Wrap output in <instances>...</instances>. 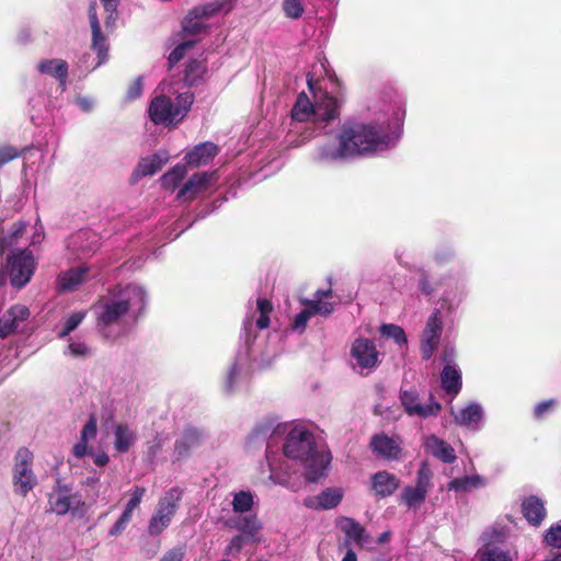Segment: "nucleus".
Wrapping results in <instances>:
<instances>
[{"mask_svg":"<svg viewBox=\"0 0 561 561\" xmlns=\"http://www.w3.org/2000/svg\"><path fill=\"white\" fill-rule=\"evenodd\" d=\"M405 107L401 101L385 103L378 117L370 122L347 121L340 124V103L325 94L314 104L300 92L290 111L286 141L300 147L319 135L334 137L317 142L311 160L332 165L370 157L396 146L403 131Z\"/></svg>","mask_w":561,"mask_h":561,"instance_id":"obj_1","label":"nucleus"},{"mask_svg":"<svg viewBox=\"0 0 561 561\" xmlns=\"http://www.w3.org/2000/svg\"><path fill=\"white\" fill-rule=\"evenodd\" d=\"M147 304L148 293L142 285L114 286L93 306L99 331L107 339H115L128 320L136 321L142 314Z\"/></svg>","mask_w":561,"mask_h":561,"instance_id":"obj_2","label":"nucleus"},{"mask_svg":"<svg viewBox=\"0 0 561 561\" xmlns=\"http://www.w3.org/2000/svg\"><path fill=\"white\" fill-rule=\"evenodd\" d=\"M273 306L270 300L260 298L256 301V311L260 313L255 323L252 318L243 322L244 344L240 347L233 363L229 366L224 379V390L232 393L245 377L251 365L264 368L273 362L274 353L268 350L265 336L254 334L255 329L264 330L270 325V313Z\"/></svg>","mask_w":561,"mask_h":561,"instance_id":"obj_3","label":"nucleus"},{"mask_svg":"<svg viewBox=\"0 0 561 561\" xmlns=\"http://www.w3.org/2000/svg\"><path fill=\"white\" fill-rule=\"evenodd\" d=\"M286 433V426L282 423H275L273 420H263L259 422L248 437L249 447H257L266 444L265 458L270 469L268 480L276 485L284 486L293 492L301 488L300 476L289 463L290 459L276 457L273 451L275 440Z\"/></svg>","mask_w":561,"mask_h":561,"instance_id":"obj_4","label":"nucleus"},{"mask_svg":"<svg viewBox=\"0 0 561 561\" xmlns=\"http://www.w3.org/2000/svg\"><path fill=\"white\" fill-rule=\"evenodd\" d=\"M286 427L287 425L284 424ZM283 443L284 456L299 462L304 469L305 479L308 482H317L325 477L331 462V455L319 450L313 434L304 426H294L286 431Z\"/></svg>","mask_w":561,"mask_h":561,"instance_id":"obj_5","label":"nucleus"},{"mask_svg":"<svg viewBox=\"0 0 561 561\" xmlns=\"http://www.w3.org/2000/svg\"><path fill=\"white\" fill-rule=\"evenodd\" d=\"M193 102L194 95L191 92L179 94L175 104L170 98L159 95L151 100L148 114L156 125L173 126L186 116Z\"/></svg>","mask_w":561,"mask_h":561,"instance_id":"obj_6","label":"nucleus"},{"mask_svg":"<svg viewBox=\"0 0 561 561\" xmlns=\"http://www.w3.org/2000/svg\"><path fill=\"white\" fill-rule=\"evenodd\" d=\"M182 494L183 492L180 488H171L159 499L148 523L149 535L159 536L170 526L180 506Z\"/></svg>","mask_w":561,"mask_h":561,"instance_id":"obj_7","label":"nucleus"},{"mask_svg":"<svg viewBox=\"0 0 561 561\" xmlns=\"http://www.w3.org/2000/svg\"><path fill=\"white\" fill-rule=\"evenodd\" d=\"M480 541L482 545L476 554L479 561H513L511 552L504 547L506 533L503 528H486Z\"/></svg>","mask_w":561,"mask_h":561,"instance_id":"obj_8","label":"nucleus"},{"mask_svg":"<svg viewBox=\"0 0 561 561\" xmlns=\"http://www.w3.org/2000/svg\"><path fill=\"white\" fill-rule=\"evenodd\" d=\"M331 289H319L314 293L312 299L305 300L304 305L306 308L295 316L291 329L301 333L305 331L307 323L312 316H330L334 311V304L328 301L327 298L331 297Z\"/></svg>","mask_w":561,"mask_h":561,"instance_id":"obj_9","label":"nucleus"},{"mask_svg":"<svg viewBox=\"0 0 561 561\" xmlns=\"http://www.w3.org/2000/svg\"><path fill=\"white\" fill-rule=\"evenodd\" d=\"M400 402L409 416L427 419L437 415L442 410L440 403L434 400L432 394L428 396L427 402L423 403L417 389L414 387L401 389Z\"/></svg>","mask_w":561,"mask_h":561,"instance_id":"obj_10","label":"nucleus"},{"mask_svg":"<svg viewBox=\"0 0 561 561\" xmlns=\"http://www.w3.org/2000/svg\"><path fill=\"white\" fill-rule=\"evenodd\" d=\"M230 10L231 7L228 0L195 7L182 22L183 33L185 35L201 34L206 30V25L202 21L203 19H208L221 11L229 12Z\"/></svg>","mask_w":561,"mask_h":561,"instance_id":"obj_11","label":"nucleus"},{"mask_svg":"<svg viewBox=\"0 0 561 561\" xmlns=\"http://www.w3.org/2000/svg\"><path fill=\"white\" fill-rule=\"evenodd\" d=\"M10 283L14 288H23L32 278L35 271V261L28 250H22L8 260Z\"/></svg>","mask_w":561,"mask_h":561,"instance_id":"obj_12","label":"nucleus"},{"mask_svg":"<svg viewBox=\"0 0 561 561\" xmlns=\"http://www.w3.org/2000/svg\"><path fill=\"white\" fill-rule=\"evenodd\" d=\"M31 462V451L26 448H20L15 455L13 482L15 492L21 495H26L36 484V477L32 471Z\"/></svg>","mask_w":561,"mask_h":561,"instance_id":"obj_13","label":"nucleus"},{"mask_svg":"<svg viewBox=\"0 0 561 561\" xmlns=\"http://www.w3.org/2000/svg\"><path fill=\"white\" fill-rule=\"evenodd\" d=\"M443 333V320L439 310H434L428 317L421 339V356L428 360L436 351Z\"/></svg>","mask_w":561,"mask_h":561,"instance_id":"obj_14","label":"nucleus"},{"mask_svg":"<svg viewBox=\"0 0 561 561\" xmlns=\"http://www.w3.org/2000/svg\"><path fill=\"white\" fill-rule=\"evenodd\" d=\"M50 510L57 515L71 513L75 517H82L85 514V504L80 495L72 494L66 490H59L49 497Z\"/></svg>","mask_w":561,"mask_h":561,"instance_id":"obj_15","label":"nucleus"},{"mask_svg":"<svg viewBox=\"0 0 561 561\" xmlns=\"http://www.w3.org/2000/svg\"><path fill=\"white\" fill-rule=\"evenodd\" d=\"M217 179V171L194 173L179 190L176 199L182 202L194 201L199 194L205 192L213 183H215Z\"/></svg>","mask_w":561,"mask_h":561,"instance_id":"obj_16","label":"nucleus"},{"mask_svg":"<svg viewBox=\"0 0 561 561\" xmlns=\"http://www.w3.org/2000/svg\"><path fill=\"white\" fill-rule=\"evenodd\" d=\"M351 357L355 360L356 366L363 371L371 370L379 363V353L375 343L369 339H356L351 347Z\"/></svg>","mask_w":561,"mask_h":561,"instance_id":"obj_17","label":"nucleus"},{"mask_svg":"<svg viewBox=\"0 0 561 561\" xmlns=\"http://www.w3.org/2000/svg\"><path fill=\"white\" fill-rule=\"evenodd\" d=\"M96 8V2H91L88 10L89 22L92 32L91 47L98 56V61L91 69L100 67L101 65L105 64L108 59V42L101 31Z\"/></svg>","mask_w":561,"mask_h":561,"instance_id":"obj_18","label":"nucleus"},{"mask_svg":"<svg viewBox=\"0 0 561 561\" xmlns=\"http://www.w3.org/2000/svg\"><path fill=\"white\" fill-rule=\"evenodd\" d=\"M467 295L466 285L458 279L449 278L446 288L439 299V316L445 312L446 316L454 314Z\"/></svg>","mask_w":561,"mask_h":561,"instance_id":"obj_19","label":"nucleus"},{"mask_svg":"<svg viewBox=\"0 0 561 561\" xmlns=\"http://www.w3.org/2000/svg\"><path fill=\"white\" fill-rule=\"evenodd\" d=\"M30 309L25 305L15 304L0 316V337L5 339L15 333L30 318Z\"/></svg>","mask_w":561,"mask_h":561,"instance_id":"obj_20","label":"nucleus"},{"mask_svg":"<svg viewBox=\"0 0 561 561\" xmlns=\"http://www.w3.org/2000/svg\"><path fill=\"white\" fill-rule=\"evenodd\" d=\"M451 413L457 425L471 431H479L481 428L484 419V410L480 403L474 401L469 402L459 409L458 412H454L451 409Z\"/></svg>","mask_w":561,"mask_h":561,"instance_id":"obj_21","label":"nucleus"},{"mask_svg":"<svg viewBox=\"0 0 561 561\" xmlns=\"http://www.w3.org/2000/svg\"><path fill=\"white\" fill-rule=\"evenodd\" d=\"M204 432L193 426L186 427L181 436L175 440L174 457L176 460L187 458L192 450L202 445Z\"/></svg>","mask_w":561,"mask_h":561,"instance_id":"obj_22","label":"nucleus"},{"mask_svg":"<svg viewBox=\"0 0 561 561\" xmlns=\"http://www.w3.org/2000/svg\"><path fill=\"white\" fill-rule=\"evenodd\" d=\"M100 247L99 234L89 228L80 229L68 241V248L78 254L94 253Z\"/></svg>","mask_w":561,"mask_h":561,"instance_id":"obj_23","label":"nucleus"},{"mask_svg":"<svg viewBox=\"0 0 561 561\" xmlns=\"http://www.w3.org/2000/svg\"><path fill=\"white\" fill-rule=\"evenodd\" d=\"M371 450L379 457L387 460H397L400 458V442L386 434H376L370 440Z\"/></svg>","mask_w":561,"mask_h":561,"instance_id":"obj_24","label":"nucleus"},{"mask_svg":"<svg viewBox=\"0 0 561 561\" xmlns=\"http://www.w3.org/2000/svg\"><path fill=\"white\" fill-rule=\"evenodd\" d=\"M423 447L425 453L431 454L444 463H453L457 458L455 449L447 442L434 434L424 438Z\"/></svg>","mask_w":561,"mask_h":561,"instance_id":"obj_25","label":"nucleus"},{"mask_svg":"<svg viewBox=\"0 0 561 561\" xmlns=\"http://www.w3.org/2000/svg\"><path fill=\"white\" fill-rule=\"evenodd\" d=\"M400 486V480L388 471H378L370 478V488L379 499L392 495Z\"/></svg>","mask_w":561,"mask_h":561,"instance_id":"obj_26","label":"nucleus"},{"mask_svg":"<svg viewBox=\"0 0 561 561\" xmlns=\"http://www.w3.org/2000/svg\"><path fill=\"white\" fill-rule=\"evenodd\" d=\"M217 153L218 147L214 142L205 141L188 151L185 160L188 165L197 168L207 164Z\"/></svg>","mask_w":561,"mask_h":561,"instance_id":"obj_27","label":"nucleus"},{"mask_svg":"<svg viewBox=\"0 0 561 561\" xmlns=\"http://www.w3.org/2000/svg\"><path fill=\"white\" fill-rule=\"evenodd\" d=\"M89 268L80 266L61 272L57 277V286L60 291H73L87 280Z\"/></svg>","mask_w":561,"mask_h":561,"instance_id":"obj_28","label":"nucleus"},{"mask_svg":"<svg viewBox=\"0 0 561 561\" xmlns=\"http://www.w3.org/2000/svg\"><path fill=\"white\" fill-rule=\"evenodd\" d=\"M342 497L340 489L328 488L317 496L307 497L305 505L310 508L331 510L340 504Z\"/></svg>","mask_w":561,"mask_h":561,"instance_id":"obj_29","label":"nucleus"},{"mask_svg":"<svg viewBox=\"0 0 561 561\" xmlns=\"http://www.w3.org/2000/svg\"><path fill=\"white\" fill-rule=\"evenodd\" d=\"M38 72L49 75L59 81L62 90L66 89L68 78V64L62 59H44L37 64Z\"/></svg>","mask_w":561,"mask_h":561,"instance_id":"obj_30","label":"nucleus"},{"mask_svg":"<svg viewBox=\"0 0 561 561\" xmlns=\"http://www.w3.org/2000/svg\"><path fill=\"white\" fill-rule=\"evenodd\" d=\"M522 511L528 523L534 526L539 525L546 516L543 501L535 495L523 501Z\"/></svg>","mask_w":561,"mask_h":561,"instance_id":"obj_31","label":"nucleus"},{"mask_svg":"<svg viewBox=\"0 0 561 561\" xmlns=\"http://www.w3.org/2000/svg\"><path fill=\"white\" fill-rule=\"evenodd\" d=\"M486 483L488 481L484 477L480 474H471L453 479L448 482L447 489L449 491L453 490L455 492L465 493L474 489L484 488Z\"/></svg>","mask_w":561,"mask_h":561,"instance_id":"obj_32","label":"nucleus"},{"mask_svg":"<svg viewBox=\"0 0 561 561\" xmlns=\"http://www.w3.org/2000/svg\"><path fill=\"white\" fill-rule=\"evenodd\" d=\"M442 388L449 394H457L461 390V371L458 366H444L440 373Z\"/></svg>","mask_w":561,"mask_h":561,"instance_id":"obj_33","label":"nucleus"},{"mask_svg":"<svg viewBox=\"0 0 561 561\" xmlns=\"http://www.w3.org/2000/svg\"><path fill=\"white\" fill-rule=\"evenodd\" d=\"M137 440V435L127 424H117L114 428V447L118 453H126Z\"/></svg>","mask_w":561,"mask_h":561,"instance_id":"obj_34","label":"nucleus"},{"mask_svg":"<svg viewBox=\"0 0 561 561\" xmlns=\"http://www.w3.org/2000/svg\"><path fill=\"white\" fill-rule=\"evenodd\" d=\"M169 157L167 152H157L149 157L141 159L138 163L137 172L141 176L153 175L162 169L167 163Z\"/></svg>","mask_w":561,"mask_h":561,"instance_id":"obj_35","label":"nucleus"},{"mask_svg":"<svg viewBox=\"0 0 561 561\" xmlns=\"http://www.w3.org/2000/svg\"><path fill=\"white\" fill-rule=\"evenodd\" d=\"M228 525L247 535H254L261 529V523L254 514L234 516L229 519Z\"/></svg>","mask_w":561,"mask_h":561,"instance_id":"obj_36","label":"nucleus"},{"mask_svg":"<svg viewBox=\"0 0 561 561\" xmlns=\"http://www.w3.org/2000/svg\"><path fill=\"white\" fill-rule=\"evenodd\" d=\"M427 492L417 488V486H411L407 485L403 488L400 501L404 505H407L409 508H415L420 506L426 499Z\"/></svg>","mask_w":561,"mask_h":561,"instance_id":"obj_37","label":"nucleus"},{"mask_svg":"<svg viewBox=\"0 0 561 561\" xmlns=\"http://www.w3.org/2000/svg\"><path fill=\"white\" fill-rule=\"evenodd\" d=\"M379 332L382 337L391 339L399 348H402L408 344L407 334L400 325L385 323L380 325Z\"/></svg>","mask_w":561,"mask_h":561,"instance_id":"obj_38","label":"nucleus"},{"mask_svg":"<svg viewBox=\"0 0 561 561\" xmlns=\"http://www.w3.org/2000/svg\"><path fill=\"white\" fill-rule=\"evenodd\" d=\"M231 505L236 514L249 513L254 506V494L250 491L236 492Z\"/></svg>","mask_w":561,"mask_h":561,"instance_id":"obj_39","label":"nucleus"},{"mask_svg":"<svg viewBox=\"0 0 561 561\" xmlns=\"http://www.w3.org/2000/svg\"><path fill=\"white\" fill-rule=\"evenodd\" d=\"M186 167L176 164L161 178V184L167 190H174L185 178Z\"/></svg>","mask_w":561,"mask_h":561,"instance_id":"obj_40","label":"nucleus"},{"mask_svg":"<svg viewBox=\"0 0 561 561\" xmlns=\"http://www.w3.org/2000/svg\"><path fill=\"white\" fill-rule=\"evenodd\" d=\"M206 68L199 60H191L185 68L184 81L187 85H195L202 78Z\"/></svg>","mask_w":561,"mask_h":561,"instance_id":"obj_41","label":"nucleus"},{"mask_svg":"<svg viewBox=\"0 0 561 561\" xmlns=\"http://www.w3.org/2000/svg\"><path fill=\"white\" fill-rule=\"evenodd\" d=\"M342 530L346 534V536L357 543H360L364 540L365 529L364 527L354 520L353 518H345L342 522Z\"/></svg>","mask_w":561,"mask_h":561,"instance_id":"obj_42","label":"nucleus"},{"mask_svg":"<svg viewBox=\"0 0 561 561\" xmlns=\"http://www.w3.org/2000/svg\"><path fill=\"white\" fill-rule=\"evenodd\" d=\"M433 471L431 470L430 466L426 461H423L416 472V480H415V486L426 491L431 490L433 483Z\"/></svg>","mask_w":561,"mask_h":561,"instance_id":"obj_43","label":"nucleus"},{"mask_svg":"<svg viewBox=\"0 0 561 561\" xmlns=\"http://www.w3.org/2000/svg\"><path fill=\"white\" fill-rule=\"evenodd\" d=\"M455 257L456 252L450 245H439L433 254L434 262L440 266L449 264Z\"/></svg>","mask_w":561,"mask_h":561,"instance_id":"obj_44","label":"nucleus"},{"mask_svg":"<svg viewBox=\"0 0 561 561\" xmlns=\"http://www.w3.org/2000/svg\"><path fill=\"white\" fill-rule=\"evenodd\" d=\"M283 11L286 18L297 20L302 16L305 7L301 0H284Z\"/></svg>","mask_w":561,"mask_h":561,"instance_id":"obj_45","label":"nucleus"},{"mask_svg":"<svg viewBox=\"0 0 561 561\" xmlns=\"http://www.w3.org/2000/svg\"><path fill=\"white\" fill-rule=\"evenodd\" d=\"M195 43L196 41L194 39H187L176 45L168 58L170 67L178 64L185 56L186 51L195 45Z\"/></svg>","mask_w":561,"mask_h":561,"instance_id":"obj_46","label":"nucleus"},{"mask_svg":"<svg viewBox=\"0 0 561 561\" xmlns=\"http://www.w3.org/2000/svg\"><path fill=\"white\" fill-rule=\"evenodd\" d=\"M85 314L87 312L85 311H76L73 313H71L66 322H65V327L62 329V331L59 333V336L60 337H65L67 335H69L73 330H76L80 323L83 321V319L85 318Z\"/></svg>","mask_w":561,"mask_h":561,"instance_id":"obj_47","label":"nucleus"},{"mask_svg":"<svg viewBox=\"0 0 561 561\" xmlns=\"http://www.w3.org/2000/svg\"><path fill=\"white\" fill-rule=\"evenodd\" d=\"M558 405V401L556 399H548L543 400L541 402H538L534 407V417L536 420H542L548 414L552 413Z\"/></svg>","mask_w":561,"mask_h":561,"instance_id":"obj_48","label":"nucleus"},{"mask_svg":"<svg viewBox=\"0 0 561 561\" xmlns=\"http://www.w3.org/2000/svg\"><path fill=\"white\" fill-rule=\"evenodd\" d=\"M145 494L146 489L144 486H135L134 490L131 491L130 499L126 503L123 512L128 513V515L133 516V512L139 506Z\"/></svg>","mask_w":561,"mask_h":561,"instance_id":"obj_49","label":"nucleus"},{"mask_svg":"<svg viewBox=\"0 0 561 561\" xmlns=\"http://www.w3.org/2000/svg\"><path fill=\"white\" fill-rule=\"evenodd\" d=\"M104 11L106 12L105 25L112 27L117 19L118 0H101Z\"/></svg>","mask_w":561,"mask_h":561,"instance_id":"obj_50","label":"nucleus"},{"mask_svg":"<svg viewBox=\"0 0 561 561\" xmlns=\"http://www.w3.org/2000/svg\"><path fill=\"white\" fill-rule=\"evenodd\" d=\"M545 541L549 547L561 548V524L553 525L548 529Z\"/></svg>","mask_w":561,"mask_h":561,"instance_id":"obj_51","label":"nucleus"},{"mask_svg":"<svg viewBox=\"0 0 561 561\" xmlns=\"http://www.w3.org/2000/svg\"><path fill=\"white\" fill-rule=\"evenodd\" d=\"M131 520V516L128 515V513L123 512L119 516V518L116 520V523L112 526V528L108 531V535L111 537H117L121 535Z\"/></svg>","mask_w":561,"mask_h":561,"instance_id":"obj_52","label":"nucleus"},{"mask_svg":"<svg viewBox=\"0 0 561 561\" xmlns=\"http://www.w3.org/2000/svg\"><path fill=\"white\" fill-rule=\"evenodd\" d=\"M419 289L425 296H431L435 293L436 287L430 280V274L422 270L419 278Z\"/></svg>","mask_w":561,"mask_h":561,"instance_id":"obj_53","label":"nucleus"},{"mask_svg":"<svg viewBox=\"0 0 561 561\" xmlns=\"http://www.w3.org/2000/svg\"><path fill=\"white\" fill-rule=\"evenodd\" d=\"M96 419L94 416H91L90 420L84 424L80 438L82 440L88 442L91 438H94L96 436Z\"/></svg>","mask_w":561,"mask_h":561,"instance_id":"obj_54","label":"nucleus"},{"mask_svg":"<svg viewBox=\"0 0 561 561\" xmlns=\"http://www.w3.org/2000/svg\"><path fill=\"white\" fill-rule=\"evenodd\" d=\"M185 547L184 546H178L170 550H168L160 561H183L185 557Z\"/></svg>","mask_w":561,"mask_h":561,"instance_id":"obj_55","label":"nucleus"},{"mask_svg":"<svg viewBox=\"0 0 561 561\" xmlns=\"http://www.w3.org/2000/svg\"><path fill=\"white\" fill-rule=\"evenodd\" d=\"M68 352L75 357H85L90 354L89 347L79 341H73L68 345Z\"/></svg>","mask_w":561,"mask_h":561,"instance_id":"obj_56","label":"nucleus"},{"mask_svg":"<svg viewBox=\"0 0 561 561\" xmlns=\"http://www.w3.org/2000/svg\"><path fill=\"white\" fill-rule=\"evenodd\" d=\"M19 157V151L12 146L0 147V168Z\"/></svg>","mask_w":561,"mask_h":561,"instance_id":"obj_57","label":"nucleus"},{"mask_svg":"<svg viewBox=\"0 0 561 561\" xmlns=\"http://www.w3.org/2000/svg\"><path fill=\"white\" fill-rule=\"evenodd\" d=\"M163 445V439L160 435H156L154 438L148 443L147 457L149 460H153L157 454L160 451Z\"/></svg>","mask_w":561,"mask_h":561,"instance_id":"obj_58","label":"nucleus"},{"mask_svg":"<svg viewBox=\"0 0 561 561\" xmlns=\"http://www.w3.org/2000/svg\"><path fill=\"white\" fill-rule=\"evenodd\" d=\"M440 360L444 364V366H457L455 363L456 348L450 345L445 346L440 354Z\"/></svg>","mask_w":561,"mask_h":561,"instance_id":"obj_59","label":"nucleus"},{"mask_svg":"<svg viewBox=\"0 0 561 561\" xmlns=\"http://www.w3.org/2000/svg\"><path fill=\"white\" fill-rule=\"evenodd\" d=\"M75 103L84 113H89L94 108V100L89 96H78Z\"/></svg>","mask_w":561,"mask_h":561,"instance_id":"obj_60","label":"nucleus"},{"mask_svg":"<svg viewBox=\"0 0 561 561\" xmlns=\"http://www.w3.org/2000/svg\"><path fill=\"white\" fill-rule=\"evenodd\" d=\"M142 91V80L141 78H137L134 83L129 87L127 91V96L130 100L137 99L140 96Z\"/></svg>","mask_w":561,"mask_h":561,"instance_id":"obj_61","label":"nucleus"},{"mask_svg":"<svg viewBox=\"0 0 561 561\" xmlns=\"http://www.w3.org/2000/svg\"><path fill=\"white\" fill-rule=\"evenodd\" d=\"M87 450H88V442L82 440V439L80 438V442H79V443H77V444L73 446L72 453H73V455H75L77 458H81V457H83V456L87 454Z\"/></svg>","mask_w":561,"mask_h":561,"instance_id":"obj_62","label":"nucleus"},{"mask_svg":"<svg viewBox=\"0 0 561 561\" xmlns=\"http://www.w3.org/2000/svg\"><path fill=\"white\" fill-rule=\"evenodd\" d=\"M396 260L399 265L407 267L409 270H412L410 266V262L405 255V252L403 250L397 249L394 253Z\"/></svg>","mask_w":561,"mask_h":561,"instance_id":"obj_63","label":"nucleus"},{"mask_svg":"<svg viewBox=\"0 0 561 561\" xmlns=\"http://www.w3.org/2000/svg\"><path fill=\"white\" fill-rule=\"evenodd\" d=\"M243 546V537L241 535H237L234 536L231 540H230V543L228 546V549L230 551L234 550V551H240L241 548Z\"/></svg>","mask_w":561,"mask_h":561,"instance_id":"obj_64","label":"nucleus"}]
</instances>
